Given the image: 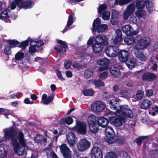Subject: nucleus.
Returning <instances> with one entry per match:
<instances>
[{"instance_id": "f257e3e1", "label": "nucleus", "mask_w": 158, "mask_h": 158, "mask_svg": "<svg viewBox=\"0 0 158 158\" xmlns=\"http://www.w3.org/2000/svg\"><path fill=\"white\" fill-rule=\"evenodd\" d=\"M119 107V109H118L114 112L110 111L106 114V115L115 114L119 117L118 118L116 117L112 116L109 118L110 122L116 127L122 126L123 123L124 122L126 117L131 118L133 117L132 111L128 106L121 105Z\"/></svg>"}, {"instance_id": "f03ea898", "label": "nucleus", "mask_w": 158, "mask_h": 158, "mask_svg": "<svg viewBox=\"0 0 158 158\" xmlns=\"http://www.w3.org/2000/svg\"><path fill=\"white\" fill-rule=\"evenodd\" d=\"M151 39L149 37H146L142 38L138 36L136 40L132 36L126 37L124 39V41L127 45L133 44L137 42L135 45V48L138 50H142L147 48L149 45Z\"/></svg>"}, {"instance_id": "7ed1b4c3", "label": "nucleus", "mask_w": 158, "mask_h": 158, "mask_svg": "<svg viewBox=\"0 0 158 158\" xmlns=\"http://www.w3.org/2000/svg\"><path fill=\"white\" fill-rule=\"evenodd\" d=\"M5 138H24V134L19 129L13 127L6 128L3 130Z\"/></svg>"}, {"instance_id": "20e7f679", "label": "nucleus", "mask_w": 158, "mask_h": 158, "mask_svg": "<svg viewBox=\"0 0 158 158\" xmlns=\"http://www.w3.org/2000/svg\"><path fill=\"white\" fill-rule=\"evenodd\" d=\"M11 142L15 153L19 156L22 155L26 145L24 139H12Z\"/></svg>"}, {"instance_id": "39448f33", "label": "nucleus", "mask_w": 158, "mask_h": 158, "mask_svg": "<svg viewBox=\"0 0 158 158\" xmlns=\"http://www.w3.org/2000/svg\"><path fill=\"white\" fill-rule=\"evenodd\" d=\"M34 4L33 2L30 1L23 2L22 0H15L11 3L10 8L14 10L17 6L19 9L21 8L27 9L32 7Z\"/></svg>"}, {"instance_id": "423d86ee", "label": "nucleus", "mask_w": 158, "mask_h": 158, "mask_svg": "<svg viewBox=\"0 0 158 158\" xmlns=\"http://www.w3.org/2000/svg\"><path fill=\"white\" fill-rule=\"evenodd\" d=\"M145 5L149 12L151 13L153 10V0H137L136 1V7L138 9H143Z\"/></svg>"}, {"instance_id": "0eeeda50", "label": "nucleus", "mask_w": 158, "mask_h": 158, "mask_svg": "<svg viewBox=\"0 0 158 158\" xmlns=\"http://www.w3.org/2000/svg\"><path fill=\"white\" fill-rule=\"evenodd\" d=\"M119 48L115 45H110L105 49V53L106 55L110 57H116L118 54Z\"/></svg>"}, {"instance_id": "6e6552de", "label": "nucleus", "mask_w": 158, "mask_h": 158, "mask_svg": "<svg viewBox=\"0 0 158 158\" xmlns=\"http://www.w3.org/2000/svg\"><path fill=\"white\" fill-rule=\"evenodd\" d=\"M97 64L100 66L98 68V71H102L109 69V64L110 63L109 59L106 57L98 59L97 61Z\"/></svg>"}, {"instance_id": "1a4fd4ad", "label": "nucleus", "mask_w": 158, "mask_h": 158, "mask_svg": "<svg viewBox=\"0 0 158 158\" xmlns=\"http://www.w3.org/2000/svg\"><path fill=\"white\" fill-rule=\"evenodd\" d=\"M91 143L86 139H81L77 144V149L81 152H84L90 146Z\"/></svg>"}, {"instance_id": "9d476101", "label": "nucleus", "mask_w": 158, "mask_h": 158, "mask_svg": "<svg viewBox=\"0 0 158 158\" xmlns=\"http://www.w3.org/2000/svg\"><path fill=\"white\" fill-rule=\"evenodd\" d=\"M123 32L127 35H135L138 33L137 30H134L130 25H126L122 28Z\"/></svg>"}, {"instance_id": "9b49d317", "label": "nucleus", "mask_w": 158, "mask_h": 158, "mask_svg": "<svg viewBox=\"0 0 158 158\" xmlns=\"http://www.w3.org/2000/svg\"><path fill=\"white\" fill-rule=\"evenodd\" d=\"M105 107L106 105L103 102L98 101L92 104L91 109L94 112H100L103 110Z\"/></svg>"}, {"instance_id": "f8f14e48", "label": "nucleus", "mask_w": 158, "mask_h": 158, "mask_svg": "<svg viewBox=\"0 0 158 158\" xmlns=\"http://www.w3.org/2000/svg\"><path fill=\"white\" fill-rule=\"evenodd\" d=\"M74 129L79 133L82 135H85L86 132V125L83 122L77 121L76 125L74 127Z\"/></svg>"}, {"instance_id": "ddd939ff", "label": "nucleus", "mask_w": 158, "mask_h": 158, "mask_svg": "<svg viewBox=\"0 0 158 158\" xmlns=\"http://www.w3.org/2000/svg\"><path fill=\"white\" fill-rule=\"evenodd\" d=\"M91 158H102L101 149L98 146L93 147L91 152Z\"/></svg>"}, {"instance_id": "4468645a", "label": "nucleus", "mask_w": 158, "mask_h": 158, "mask_svg": "<svg viewBox=\"0 0 158 158\" xmlns=\"http://www.w3.org/2000/svg\"><path fill=\"white\" fill-rule=\"evenodd\" d=\"M95 43L103 47L108 44V38L104 35H98L95 37Z\"/></svg>"}, {"instance_id": "2eb2a0df", "label": "nucleus", "mask_w": 158, "mask_h": 158, "mask_svg": "<svg viewBox=\"0 0 158 158\" xmlns=\"http://www.w3.org/2000/svg\"><path fill=\"white\" fill-rule=\"evenodd\" d=\"M135 7V5L134 3L130 4L127 6L123 15L124 19L125 20L127 19L129 16L134 13Z\"/></svg>"}, {"instance_id": "dca6fc26", "label": "nucleus", "mask_w": 158, "mask_h": 158, "mask_svg": "<svg viewBox=\"0 0 158 158\" xmlns=\"http://www.w3.org/2000/svg\"><path fill=\"white\" fill-rule=\"evenodd\" d=\"M119 65H115L112 66L110 69V72L111 75L116 78H119L121 75V73L119 68Z\"/></svg>"}, {"instance_id": "f3484780", "label": "nucleus", "mask_w": 158, "mask_h": 158, "mask_svg": "<svg viewBox=\"0 0 158 158\" xmlns=\"http://www.w3.org/2000/svg\"><path fill=\"white\" fill-rule=\"evenodd\" d=\"M118 58L119 60L122 62H124L128 59L129 53L125 50H121L118 52Z\"/></svg>"}, {"instance_id": "a211bd4d", "label": "nucleus", "mask_w": 158, "mask_h": 158, "mask_svg": "<svg viewBox=\"0 0 158 158\" xmlns=\"http://www.w3.org/2000/svg\"><path fill=\"white\" fill-rule=\"evenodd\" d=\"M60 148L61 152L64 158H71L70 152L65 144H62Z\"/></svg>"}, {"instance_id": "6ab92c4d", "label": "nucleus", "mask_w": 158, "mask_h": 158, "mask_svg": "<svg viewBox=\"0 0 158 158\" xmlns=\"http://www.w3.org/2000/svg\"><path fill=\"white\" fill-rule=\"evenodd\" d=\"M57 42L58 43L60 44V45L64 48V49L63 50L60 47H55V49L59 53L61 52L63 54H65L66 52V49L67 48V45L66 44L65 42L63 41L60 40H57Z\"/></svg>"}, {"instance_id": "aec40b11", "label": "nucleus", "mask_w": 158, "mask_h": 158, "mask_svg": "<svg viewBox=\"0 0 158 158\" xmlns=\"http://www.w3.org/2000/svg\"><path fill=\"white\" fill-rule=\"evenodd\" d=\"M142 77L143 80L151 81L154 80L156 78V77L153 73H147L143 74Z\"/></svg>"}, {"instance_id": "412c9836", "label": "nucleus", "mask_w": 158, "mask_h": 158, "mask_svg": "<svg viewBox=\"0 0 158 158\" xmlns=\"http://www.w3.org/2000/svg\"><path fill=\"white\" fill-rule=\"evenodd\" d=\"M105 134L107 138H113L114 137V130L110 126L107 127L105 131Z\"/></svg>"}, {"instance_id": "4be33fe9", "label": "nucleus", "mask_w": 158, "mask_h": 158, "mask_svg": "<svg viewBox=\"0 0 158 158\" xmlns=\"http://www.w3.org/2000/svg\"><path fill=\"white\" fill-rule=\"evenodd\" d=\"M75 17L74 14L69 16L66 26L64 29L62 31L63 32H66L69 29V27L74 22Z\"/></svg>"}, {"instance_id": "5701e85b", "label": "nucleus", "mask_w": 158, "mask_h": 158, "mask_svg": "<svg viewBox=\"0 0 158 158\" xmlns=\"http://www.w3.org/2000/svg\"><path fill=\"white\" fill-rule=\"evenodd\" d=\"M103 47H104L96 43H95L92 45L93 52L95 53H98L101 52L102 51Z\"/></svg>"}, {"instance_id": "b1692460", "label": "nucleus", "mask_w": 158, "mask_h": 158, "mask_svg": "<svg viewBox=\"0 0 158 158\" xmlns=\"http://www.w3.org/2000/svg\"><path fill=\"white\" fill-rule=\"evenodd\" d=\"M152 103V102L150 100L147 99H144L142 102L140 107L143 109H147L150 107Z\"/></svg>"}, {"instance_id": "393cba45", "label": "nucleus", "mask_w": 158, "mask_h": 158, "mask_svg": "<svg viewBox=\"0 0 158 158\" xmlns=\"http://www.w3.org/2000/svg\"><path fill=\"white\" fill-rule=\"evenodd\" d=\"M120 100L118 98H114L111 99L109 102V105L110 108L114 110H117L116 105L119 102Z\"/></svg>"}, {"instance_id": "a878e982", "label": "nucleus", "mask_w": 158, "mask_h": 158, "mask_svg": "<svg viewBox=\"0 0 158 158\" xmlns=\"http://www.w3.org/2000/svg\"><path fill=\"white\" fill-rule=\"evenodd\" d=\"M108 120L104 117L100 118L98 121V123L99 126L102 127H105L108 123Z\"/></svg>"}, {"instance_id": "bb28decb", "label": "nucleus", "mask_w": 158, "mask_h": 158, "mask_svg": "<svg viewBox=\"0 0 158 158\" xmlns=\"http://www.w3.org/2000/svg\"><path fill=\"white\" fill-rule=\"evenodd\" d=\"M126 64L130 69H131L134 68L135 65V61L134 58H131L126 62Z\"/></svg>"}, {"instance_id": "cd10ccee", "label": "nucleus", "mask_w": 158, "mask_h": 158, "mask_svg": "<svg viewBox=\"0 0 158 158\" xmlns=\"http://www.w3.org/2000/svg\"><path fill=\"white\" fill-rule=\"evenodd\" d=\"M135 53L136 57L142 61H145L147 58L141 52L137 50L135 51Z\"/></svg>"}, {"instance_id": "c85d7f7f", "label": "nucleus", "mask_w": 158, "mask_h": 158, "mask_svg": "<svg viewBox=\"0 0 158 158\" xmlns=\"http://www.w3.org/2000/svg\"><path fill=\"white\" fill-rule=\"evenodd\" d=\"M136 15L139 18H142L144 19L147 20V17L145 11L143 10H138L135 13Z\"/></svg>"}, {"instance_id": "c756f323", "label": "nucleus", "mask_w": 158, "mask_h": 158, "mask_svg": "<svg viewBox=\"0 0 158 158\" xmlns=\"http://www.w3.org/2000/svg\"><path fill=\"white\" fill-rule=\"evenodd\" d=\"M96 116L93 114L89 115L87 119V121L89 125L96 124Z\"/></svg>"}, {"instance_id": "7c9ffc66", "label": "nucleus", "mask_w": 158, "mask_h": 158, "mask_svg": "<svg viewBox=\"0 0 158 158\" xmlns=\"http://www.w3.org/2000/svg\"><path fill=\"white\" fill-rule=\"evenodd\" d=\"M42 99L44 102V104H47L52 100L53 98L52 96H49L47 98V95L46 94H44L42 96Z\"/></svg>"}, {"instance_id": "2f4dec72", "label": "nucleus", "mask_w": 158, "mask_h": 158, "mask_svg": "<svg viewBox=\"0 0 158 158\" xmlns=\"http://www.w3.org/2000/svg\"><path fill=\"white\" fill-rule=\"evenodd\" d=\"M105 141L109 144H111L116 142L119 144H122L123 143V139H105Z\"/></svg>"}, {"instance_id": "473e14b6", "label": "nucleus", "mask_w": 158, "mask_h": 158, "mask_svg": "<svg viewBox=\"0 0 158 158\" xmlns=\"http://www.w3.org/2000/svg\"><path fill=\"white\" fill-rule=\"evenodd\" d=\"M101 20L100 19L98 18L94 20L93 24L92 31H96L97 28L100 25Z\"/></svg>"}, {"instance_id": "72a5a7b5", "label": "nucleus", "mask_w": 158, "mask_h": 158, "mask_svg": "<svg viewBox=\"0 0 158 158\" xmlns=\"http://www.w3.org/2000/svg\"><path fill=\"white\" fill-rule=\"evenodd\" d=\"M119 94L120 97L128 99L130 97V95L128 91L122 89L119 92Z\"/></svg>"}, {"instance_id": "f704fd0d", "label": "nucleus", "mask_w": 158, "mask_h": 158, "mask_svg": "<svg viewBox=\"0 0 158 158\" xmlns=\"http://www.w3.org/2000/svg\"><path fill=\"white\" fill-rule=\"evenodd\" d=\"M82 92L86 96H92L94 94V91L91 89H85L82 91Z\"/></svg>"}, {"instance_id": "c9c22d12", "label": "nucleus", "mask_w": 158, "mask_h": 158, "mask_svg": "<svg viewBox=\"0 0 158 158\" xmlns=\"http://www.w3.org/2000/svg\"><path fill=\"white\" fill-rule=\"evenodd\" d=\"M108 27L107 25L103 24L100 25L96 30L98 33L102 32L107 30Z\"/></svg>"}, {"instance_id": "e433bc0d", "label": "nucleus", "mask_w": 158, "mask_h": 158, "mask_svg": "<svg viewBox=\"0 0 158 158\" xmlns=\"http://www.w3.org/2000/svg\"><path fill=\"white\" fill-rule=\"evenodd\" d=\"M107 9V6L105 4H102L99 6L98 9V14L101 15Z\"/></svg>"}, {"instance_id": "4c0bfd02", "label": "nucleus", "mask_w": 158, "mask_h": 158, "mask_svg": "<svg viewBox=\"0 0 158 158\" xmlns=\"http://www.w3.org/2000/svg\"><path fill=\"white\" fill-rule=\"evenodd\" d=\"M9 10L8 9L4 10L0 15V19H3L5 18H9Z\"/></svg>"}, {"instance_id": "58836bf2", "label": "nucleus", "mask_w": 158, "mask_h": 158, "mask_svg": "<svg viewBox=\"0 0 158 158\" xmlns=\"http://www.w3.org/2000/svg\"><path fill=\"white\" fill-rule=\"evenodd\" d=\"M150 114L154 116L157 114L158 113V106H152V110L149 112Z\"/></svg>"}, {"instance_id": "ea45409f", "label": "nucleus", "mask_w": 158, "mask_h": 158, "mask_svg": "<svg viewBox=\"0 0 158 158\" xmlns=\"http://www.w3.org/2000/svg\"><path fill=\"white\" fill-rule=\"evenodd\" d=\"M102 18L104 20H108L110 19V13L107 11H105L102 13Z\"/></svg>"}, {"instance_id": "a19ab883", "label": "nucleus", "mask_w": 158, "mask_h": 158, "mask_svg": "<svg viewBox=\"0 0 158 158\" xmlns=\"http://www.w3.org/2000/svg\"><path fill=\"white\" fill-rule=\"evenodd\" d=\"M114 44L116 45H120L122 42V38L114 37L111 39Z\"/></svg>"}, {"instance_id": "79ce46f5", "label": "nucleus", "mask_w": 158, "mask_h": 158, "mask_svg": "<svg viewBox=\"0 0 158 158\" xmlns=\"http://www.w3.org/2000/svg\"><path fill=\"white\" fill-rule=\"evenodd\" d=\"M34 41L32 40H31V46L29 48V51L31 53H34L35 52L36 49L35 44H33Z\"/></svg>"}, {"instance_id": "37998d69", "label": "nucleus", "mask_w": 158, "mask_h": 158, "mask_svg": "<svg viewBox=\"0 0 158 158\" xmlns=\"http://www.w3.org/2000/svg\"><path fill=\"white\" fill-rule=\"evenodd\" d=\"M108 74V73L106 71L103 72L99 74L98 75L99 79L101 80H104L106 79Z\"/></svg>"}, {"instance_id": "c03bdc74", "label": "nucleus", "mask_w": 158, "mask_h": 158, "mask_svg": "<svg viewBox=\"0 0 158 158\" xmlns=\"http://www.w3.org/2000/svg\"><path fill=\"white\" fill-rule=\"evenodd\" d=\"M115 0V3L120 5L127 4L132 1V0Z\"/></svg>"}, {"instance_id": "a18cd8bd", "label": "nucleus", "mask_w": 158, "mask_h": 158, "mask_svg": "<svg viewBox=\"0 0 158 158\" xmlns=\"http://www.w3.org/2000/svg\"><path fill=\"white\" fill-rule=\"evenodd\" d=\"M85 74L87 78L93 77L94 75L93 72L90 69L86 70L85 72Z\"/></svg>"}, {"instance_id": "49530a36", "label": "nucleus", "mask_w": 158, "mask_h": 158, "mask_svg": "<svg viewBox=\"0 0 158 158\" xmlns=\"http://www.w3.org/2000/svg\"><path fill=\"white\" fill-rule=\"evenodd\" d=\"M94 85L96 87H99L105 85L104 83L100 80H96L94 81Z\"/></svg>"}, {"instance_id": "de8ad7c7", "label": "nucleus", "mask_w": 158, "mask_h": 158, "mask_svg": "<svg viewBox=\"0 0 158 158\" xmlns=\"http://www.w3.org/2000/svg\"><path fill=\"white\" fill-rule=\"evenodd\" d=\"M89 130L91 132L94 133H97L98 131V128L96 124L93 125H89Z\"/></svg>"}, {"instance_id": "09e8293b", "label": "nucleus", "mask_w": 158, "mask_h": 158, "mask_svg": "<svg viewBox=\"0 0 158 158\" xmlns=\"http://www.w3.org/2000/svg\"><path fill=\"white\" fill-rule=\"evenodd\" d=\"M24 54L23 52H19L15 55V59L17 60H21L23 58Z\"/></svg>"}, {"instance_id": "8fccbe9b", "label": "nucleus", "mask_w": 158, "mask_h": 158, "mask_svg": "<svg viewBox=\"0 0 158 158\" xmlns=\"http://www.w3.org/2000/svg\"><path fill=\"white\" fill-rule=\"evenodd\" d=\"M137 98L139 100L141 99L144 96V92L142 90H138L136 93Z\"/></svg>"}, {"instance_id": "3c124183", "label": "nucleus", "mask_w": 158, "mask_h": 158, "mask_svg": "<svg viewBox=\"0 0 158 158\" xmlns=\"http://www.w3.org/2000/svg\"><path fill=\"white\" fill-rule=\"evenodd\" d=\"M31 39H28L21 43L20 45V47L23 49L25 48L28 45L29 41L31 42Z\"/></svg>"}, {"instance_id": "603ef678", "label": "nucleus", "mask_w": 158, "mask_h": 158, "mask_svg": "<svg viewBox=\"0 0 158 158\" xmlns=\"http://www.w3.org/2000/svg\"><path fill=\"white\" fill-rule=\"evenodd\" d=\"M8 42L10 48H14L15 47L16 45L18 44V42L15 40H9Z\"/></svg>"}, {"instance_id": "864d4df0", "label": "nucleus", "mask_w": 158, "mask_h": 158, "mask_svg": "<svg viewBox=\"0 0 158 158\" xmlns=\"http://www.w3.org/2000/svg\"><path fill=\"white\" fill-rule=\"evenodd\" d=\"M6 156V152L4 148L0 146V158H4Z\"/></svg>"}, {"instance_id": "5fc2aeb1", "label": "nucleus", "mask_w": 158, "mask_h": 158, "mask_svg": "<svg viewBox=\"0 0 158 158\" xmlns=\"http://www.w3.org/2000/svg\"><path fill=\"white\" fill-rule=\"evenodd\" d=\"M106 158H116V154L113 152H108L106 154Z\"/></svg>"}, {"instance_id": "6e6d98bb", "label": "nucleus", "mask_w": 158, "mask_h": 158, "mask_svg": "<svg viewBox=\"0 0 158 158\" xmlns=\"http://www.w3.org/2000/svg\"><path fill=\"white\" fill-rule=\"evenodd\" d=\"M114 37L122 38V33L121 30L117 29L116 30L114 34Z\"/></svg>"}, {"instance_id": "4d7b16f0", "label": "nucleus", "mask_w": 158, "mask_h": 158, "mask_svg": "<svg viewBox=\"0 0 158 158\" xmlns=\"http://www.w3.org/2000/svg\"><path fill=\"white\" fill-rule=\"evenodd\" d=\"M77 139H68V142L70 146L74 145L77 142Z\"/></svg>"}, {"instance_id": "13d9d810", "label": "nucleus", "mask_w": 158, "mask_h": 158, "mask_svg": "<svg viewBox=\"0 0 158 158\" xmlns=\"http://www.w3.org/2000/svg\"><path fill=\"white\" fill-rule=\"evenodd\" d=\"M118 12L115 10H113L112 11V18L118 19Z\"/></svg>"}, {"instance_id": "bf43d9fd", "label": "nucleus", "mask_w": 158, "mask_h": 158, "mask_svg": "<svg viewBox=\"0 0 158 158\" xmlns=\"http://www.w3.org/2000/svg\"><path fill=\"white\" fill-rule=\"evenodd\" d=\"M71 64L72 62L71 61L69 60L66 61L64 63V68L66 69H69L70 67Z\"/></svg>"}, {"instance_id": "052dcab7", "label": "nucleus", "mask_w": 158, "mask_h": 158, "mask_svg": "<svg viewBox=\"0 0 158 158\" xmlns=\"http://www.w3.org/2000/svg\"><path fill=\"white\" fill-rule=\"evenodd\" d=\"M65 122L67 124L70 125L73 122V120L71 117H69L65 119Z\"/></svg>"}, {"instance_id": "680f3d73", "label": "nucleus", "mask_w": 158, "mask_h": 158, "mask_svg": "<svg viewBox=\"0 0 158 158\" xmlns=\"http://www.w3.org/2000/svg\"><path fill=\"white\" fill-rule=\"evenodd\" d=\"M4 52L6 55H10L11 53V51L10 49V47L8 46L6 47L5 48Z\"/></svg>"}, {"instance_id": "e2e57ef3", "label": "nucleus", "mask_w": 158, "mask_h": 158, "mask_svg": "<svg viewBox=\"0 0 158 158\" xmlns=\"http://www.w3.org/2000/svg\"><path fill=\"white\" fill-rule=\"evenodd\" d=\"M130 23L131 24H135L137 22L136 18L134 16L131 17L129 19Z\"/></svg>"}, {"instance_id": "0e129e2a", "label": "nucleus", "mask_w": 158, "mask_h": 158, "mask_svg": "<svg viewBox=\"0 0 158 158\" xmlns=\"http://www.w3.org/2000/svg\"><path fill=\"white\" fill-rule=\"evenodd\" d=\"M146 94L148 97L152 96L153 95V90L151 89L146 90Z\"/></svg>"}, {"instance_id": "69168bd1", "label": "nucleus", "mask_w": 158, "mask_h": 158, "mask_svg": "<svg viewBox=\"0 0 158 158\" xmlns=\"http://www.w3.org/2000/svg\"><path fill=\"white\" fill-rule=\"evenodd\" d=\"M56 73L57 77L59 79L62 80H64V78L62 77L61 72L60 71L58 70H56Z\"/></svg>"}, {"instance_id": "338daca9", "label": "nucleus", "mask_w": 158, "mask_h": 158, "mask_svg": "<svg viewBox=\"0 0 158 158\" xmlns=\"http://www.w3.org/2000/svg\"><path fill=\"white\" fill-rule=\"evenodd\" d=\"M33 42H34L35 45L38 47L41 46L44 44L43 42L41 40H39L37 42H34V41Z\"/></svg>"}, {"instance_id": "774afa93", "label": "nucleus", "mask_w": 158, "mask_h": 158, "mask_svg": "<svg viewBox=\"0 0 158 158\" xmlns=\"http://www.w3.org/2000/svg\"><path fill=\"white\" fill-rule=\"evenodd\" d=\"M127 155V154L126 152L121 153L120 154V158H130Z\"/></svg>"}]
</instances>
